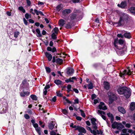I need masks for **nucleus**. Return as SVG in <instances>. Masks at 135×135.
<instances>
[{"label": "nucleus", "instance_id": "obj_1", "mask_svg": "<svg viewBox=\"0 0 135 135\" xmlns=\"http://www.w3.org/2000/svg\"><path fill=\"white\" fill-rule=\"evenodd\" d=\"M125 43L124 40L120 39L118 40L117 38L114 39L113 44L115 49H117V52L119 55L123 54L126 51V47L123 46Z\"/></svg>", "mask_w": 135, "mask_h": 135}, {"label": "nucleus", "instance_id": "obj_55", "mask_svg": "<svg viewBox=\"0 0 135 135\" xmlns=\"http://www.w3.org/2000/svg\"><path fill=\"white\" fill-rule=\"evenodd\" d=\"M117 36L118 37H121V38H123V36L122 35V34H118Z\"/></svg>", "mask_w": 135, "mask_h": 135}, {"label": "nucleus", "instance_id": "obj_4", "mask_svg": "<svg viewBox=\"0 0 135 135\" xmlns=\"http://www.w3.org/2000/svg\"><path fill=\"white\" fill-rule=\"evenodd\" d=\"M131 90L130 88H128L126 87V89L125 90V91L123 94L124 96L127 98H129L131 95Z\"/></svg>", "mask_w": 135, "mask_h": 135}, {"label": "nucleus", "instance_id": "obj_11", "mask_svg": "<svg viewBox=\"0 0 135 135\" xmlns=\"http://www.w3.org/2000/svg\"><path fill=\"white\" fill-rule=\"evenodd\" d=\"M77 16V15L76 13H72L69 16V18L70 21H71L76 19Z\"/></svg>", "mask_w": 135, "mask_h": 135}, {"label": "nucleus", "instance_id": "obj_61", "mask_svg": "<svg viewBox=\"0 0 135 135\" xmlns=\"http://www.w3.org/2000/svg\"><path fill=\"white\" fill-rule=\"evenodd\" d=\"M43 91H43L44 94V95H46L47 94V90L45 89H44V90Z\"/></svg>", "mask_w": 135, "mask_h": 135}, {"label": "nucleus", "instance_id": "obj_32", "mask_svg": "<svg viewBox=\"0 0 135 135\" xmlns=\"http://www.w3.org/2000/svg\"><path fill=\"white\" fill-rule=\"evenodd\" d=\"M56 62L59 64H61L63 62V60L62 59H60L57 58L56 59Z\"/></svg>", "mask_w": 135, "mask_h": 135}, {"label": "nucleus", "instance_id": "obj_12", "mask_svg": "<svg viewBox=\"0 0 135 135\" xmlns=\"http://www.w3.org/2000/svg\"><path fill=\"white\" fill-rule=\"evenodd\" d=\"M45 54L46 57L48 59L49 61H51L52 58L51 55L49 53L47 52H46Z\"/></svg>", "mask_w": 135, "mask_h": 135}, {"label": "nucleus", "instance_id": "obj_36", "mask_svg": "<svg viewBox=\"0 0 135 135\" xmlns=\"http://www.w3.org/2000/svg\"><path fill=\"white\" fill-rule=\"evenodd\" d=\"M31 98L33 100H37V98L36 95H31L30 96Z\"/></svg>", "mask_w": 135, "mask_h": 135}, {"label": "nucleus", "instance_id": "obj_27", "mask_svg": "<svg viewBox=\"0 0 135 135\" xmlns=\"http://www.w3.org/2000/svg\"><path fill=\"white\" fill-rule=\"evenodd\" d=\"M35 130L38 133L39 135H41V128L40 127H39L35 129Z\"/></svg>", "mask_w": 135, "mask_h": 135}, {"label": "nucleus", "instance_id": "obj_37", "mask_svg": "<svg viewBox=\"0 0 135 135\" xmlns=\"http://www.w3.org/2000/svg\"><path fill=\"white\" fill-rule=\"evenodd\" d=\"M71 86L70 85H68L67 86V88L68 90H67L68 92H69L71 91Z\"/></svg>", "mask_w": 135, "mask_h": 135}, {"label": "nucleus", "instance_id": "obj_2", "mask_svg": "<svg viewBox=\"0 0 135 135\" xmlns=\"http://www.w3.org/2000/svg\"><path fill=\"white\" fill-rule=\"evenodd\" d=\"M119 20L118 23L119 26L123 25L125 23H127L129 18L128 15L123 12L119 13Z\"/></svg>", "mask_w": 135, "mask_h": 135}, {"label": "nucleus", "instance_id": "obj_38", "mask_svg": "<svg viewBox=\"0 0 135 135\" xmlns=\"http://www.w3.org/2000/svg\"><path fill=\"white\" fill-rule=\"evenodd\" d=\"M80 111L81 112V115L84 118H85V115L83 111L82 110H80Z\"/></svg>", "mask_w": 135, "mask_h": 135}, {"label": "nucleus", "instance_id": "obj_45", "mask_svg": "<svg viewBox=\"0 0 135 135\" xmlns=\"http://www.w3.org/2000/svg\"><path fill=\"white\" fill-rule=\"evenodd\" d=\"M25 18L27 19H28L29 17H30V18L31 17L30 16L29 14L28 13H26L25 14Z\"/></svg>", "mask_w": 135, "mask_h": 135}, {"label": "nucleus", "instance_id": "obj_22", "mask_svg": "<svg viewBox=\"0 0 135 135\" xmlns=\"http://www.w3.org/2000/svg\"><path fill=\"white\" fill-rule=\"evenodd\" d=\"M129 10L132 13L135 15V7H132L130 8Z\"/></svg>", "mask_w": 135, "mask_h": 135}, {"label": "nucleus", "instance_id": "obj_6", "mask_svg": "<svg viewBox=\"0 0 135 135\" xmlns=\"http://www.w3.org/2000/svg\"><path fill=\"white\" fill-rule=\"evenodd\" d=\"M98 107L99 109H102L104 110L107 109V108L105 105H104V103L103 102H101L98 106Z\"/></svg>", "mask_w": 135, "mask_h": 135}, {"label": "nucleus", "instance_id": "obj_15", "mask_svg": "<svg viewBox=\"0 0 135 135\" xmlns=\"http://www.w3.org/2000/svg\"><path fill=\"white\" fill-rule=\"evenodd\" d=\"M55 125V123L52 121L49 123L48 127L50 129L52 130L53 129Z\"/></svg>", "mask_w": 135, "mask_h": 135}, {"label": "nucleus", "instance_id": "obj_26", "mask_svg": "<svg viewBox=\"0 0 135 135\" xmlns=\"http://www.w3.org/2000/svg\"><path fill=\"white\" fill-rule=\"evenodd\" d=\"M62 82L61 81L58 79L54 81V83L57 85L61 84Z\"/></svg>", "mask_w": 135, "mask_h": 135}, {"label": "nucleus", "instance_id": "obj_29", "mask_svg": "<svg viewBox=\"0 0 135 135\" xmlns=\"http://www.w3.org/2000/svg\"><path fill=\"white\" fill-rule=\"evenodd\" d=\"M96 121V119L94 118H93L91 119V122L93 125H95L97 124L95 123Z\"/></svg>", "mask_w": 135, "mask_h": 135}, {"label": "nucleus", "instance_id": "obj_40", "mask_svg": "<svg viewBox=\"0 0 135 135\" xmlns=\"http://www.w3.org/2000/svg\"><path fill=\"white\" fill-rule=\"evenodd\" d=\"M66 27L67 28H70L71 27V25L70 23H68L66 24Z\"/></svg>", "mask_w": 135, "mask_h": 135}, {"label": "nucleus", "instance_id": "obj_39", "mask_svg": "<svg viewBox=\"0 0 135 135\" xmlns=\"http://www.w3.org/2000/svg\"><path fill=\"white\" fill-rule=\"evenodd\" d=\"M65 81L67 83H68L69 82H74L73 80L71 79V78H70L69 79L66 80H65Z\"/></svg>", "mask_w": 135, "mask_h": 135}, {"label": "nucleus", "instance_id": "obj_31", "mask_svg": "<svg viewBox=\"0 0 135 135\" xmlns=\"http://www.w3.org/2000/svg\"><path fill=\"white\" fill-rule=\"evenodd\" d=\"M62 8L60 5H58L56 7V9L58 12H59L61 9Z\"/></svg>", "mask_w": 135, "mask_h": 135}, {"label": "nucleus", "instance_id": "obj_60", "mask_svg": "<svg viewBox=\"0 0 135 135\" xmlns=\"http://www.w3.org/2000/svg\"><path fill=\"white\" fill-rule=\"evenodd\" d=\"M74 104H78L79 103V100L78 99H75L74 100Z\"/></svg>", "mask_w": 135, "mask_h": 135}, {"label": "nucleus", "instance_id": "obj_35", "mask_svg": "<svg viewBox=\"0 0 135 135\" xmlns=\"http://www.w3.org/2000/svg\"><path fill=\"white\" fill-rule=\"evenodd\" d=\"M56 35L55 33H52L51 35V37L54 40H55L57 38Z\"/></svg>", "mask_w": 135, "mask_h": 135}, {"label": "nucleus", "instance_id": "obj_21", "mask_svg": "<svg viewBox=\"0 0 135 135\" xmlns=\"http://www.w3.org/2000/svg\"><path fill=\"white\" fill-rule=\"evenodd\" d=\"M124 36L125 37L128 38H131V35L129 32H126L124 34Z\"/></svg>", "mask_w": 135, "mask_h": 135}, {"label": "nucleus", "instance_id": "obj_48", "mask_svg": "<svg viewBox=\"0 0 135 135\" xmlns=\"http://www.w3.org/2000/svg\"><path fill=\"white\" fill-rule=\"evenodd\" d=\"M42 122L41 121H39V124L41 126V127L43 128H44L45 127V124L42 125Z\"/></svg>", "mask_w": 135, "mask_h": 135}, {"label": "nucleus", "instance_id": "obj_23", "mask_svg": "<svg viewBox=\"0 0 135 135\" xmlns=\"http://www.w3.org/2000/svg\"><path fill=\"white\" fill-rule=\"evenodd\" d=\"M34 12H35L36 14L37 15H38L39 14L43 16L44 15L42 12L41 11H38L36 9L34 10Z\"/></svg>", "mask_w": 135, "mask_h": 135}, {"label": "nucleus", "instance_id": "obj_10", "mask_svg": "<svg viewBox=\"0 0 135 135\" xmlns=\"http://www.w3.org/2000/svg\"><path fill=\"white\" fill-rule=\"evenodd\" d=\"M71 12L70 9H65L62 11V14L64 16H66Z\"/></svg>", "mask_w": 135, "mask_h": 135}, {"label": "nucleus", "instance_id": "obj_30", "mask_svg": "<svg viewBox=\"0 0 135 135\" xmlns=\"http://www.w3.org/2000/svg\"><path fill=\"white\" fill-rule=\"evenodd\" d=\"M53 31H54V32H53V33H55L56 34H57L59 31V30L57 27H55L53 29Z\"/></svg>", "mask_w": 135, "mask_h": 135}, {"label": "nucleus", "instance_id": "obj_17", "mask_svg": "<svg viewBox=\"0 0 135 135\" xmlns=\"http://www.w3.org/2000/svg\"><path fill=\"white\" fill-rule=\"evenodd\" d=\"M118 109L119 111L123 114H125L126 112V110L123 107H119Z\"/></svg>", "mask_w": 135, "mask_h": 135}, {"label": "nucleus", "instance_id": "obj_62", "mask_svg": "<svg viewBox=\"0 0 135 135\" xmlns=\"http://www.w3.org/2000/svg\"><path fill=\"white\" fill-rule=\"evenodd\" d=\"M96 95L94 94H93L91 95V99L93 100L96 98Z\"/></svg>", "mask_w": 135, "mask_h": 135}, {"label": "nucleus", "instance_id": "obj_9", "mask_svg": "<svg viewBox=\"0 0 135 135\" xmlns=\"http://www.w3.org/2000/svg\"><path fill=\"white\" fill-rule=\"evenodd\" d=\"M74 72V70L71 68H68L67 69V71L66 73L68 75H72Z\"/></svg>", "mask_w": 135, "mask_h": 135}, {"label": "nucleus", "instance_id": "obj_3", "mask_svg": "<svg viewBox=\"0 0 135 135\" xmlns=\"http://www.w3.org/2000/svg\"><path fill=\"white\" fill-rule=\"evenodd\" d=\"M129 68H128L127 69L125 70L122 72H121L119 74L120 76L123 77V76L126 75H130L132 73L129 69Z\"/></svg>", "mask_w": 135, "mask_h": 135}, {"label": "nucleus", "instance_id": "obj_57", "mask_svg": "<svg viewBox=\"0 0 135 135\" xmlns=\"http://www.w3.org/2000/svg\"><path fill=\"white\" fill-rule=\"evenodd\" d=\"M27 112L28 114H31L32 113L31 110L30 109H27Z\"/></svg>", "mask_w": 135, "mask_h": 135}, {"label": "nucleus", "instance_id": "obj_47", "mask_svg": "<svg viewBox=\"0 0 135 135\" xmlns=\"http://www.w3.org/2000/svg\"><path fill=\"white\" fill-rule=\"evenodd\" d=\"M33 127L35 128V129H36V128H37L39 127H38V124L37 123H35L33 124Z\"/></svg>", "mask_w": 135, "mask_h": 135}, {"label": "nucleus", "instance_id": "obj_18", "mask_svg": "<svg viewBox=\"0 0 135 135\" xmlns=\"http://www.w3.org/2000/svg\"><path fill=\"white\" fill-rule=\"evenodd\" d=\"M135 109V103L132 102L131 103L130 106V109L132 110H134Z\"/></svg>", "mask_w": 135, "mask_h": 135}, {"label": "nucleus", "instance_id": "obj_13", "mask_svg": "<svg viewBox=\"0 0 135 135\" xmlns=\"http://www.w3.org/2000/svg\"><path fill=\"white\" fill-rule=\"evenodd\" d=\"M79 132L80 133H86V131L85 129L83 127H81L79 126L78 127V128H77Z\"/></svg>", "mask_w": 135, "mask_h": 135}, {"label": "nucleus", "instance_id": "obj_58", "mask_svg": "<svg viewBox=\"0 0 135 135\" xmlns=\"http://www.w3.org/2000/svg\"><path fill=\"white\" fill-rule=\"evenodd\" d=\"M26 2L28 6H30L31 5V2L30 0H26Z\"/></svg>", "mask_w": 135, "mask_h": 135}, {"label": "nucleus", "instance_id": "obj_14", "mask_svg": "<svg viewBox=\"0 0 135 135\" xmlns=\"http://www.w3.org/2000/svg\"><path fill=\"white\" fill-rule=\"evenodd\" d=\"M104 87L106 90H108L110 87V84L108 82L105 81L104 83Z\"/></svg>", "mask_w": 135, "mask_h": 135}, {"label": "nucleus", "instance_id": "obj_33", "mask_svg": "<svg viewBox=\"0 0 135 135\" xmlns=\"http://www.w3.org/2000/svg\"><path fill=\"white\" fill-rule=\"evenodd\" d=\"M18 9L20 11H22L23 13H25L26 12L25 10L22 6L19 7L18 8Z\"/></svg>", "mask_w": 135, "mask_h": 135}, {"label": "nucleus", "instance_id": "obj_19", "mask_svg": "<svg viewBox=\"0 0 135 135\" xmlns=\"http://www.w3.org/2000/svg\"><path fill=\"white\" fill-rule=\"evenodd\" d=\"M124 127L123 126L121 123H118L117 127V129L118 130H121Z\"/></svg>", "mask_w": 135, "mask_h": 135}, {"label": "nucleus", "instance_id": "obj_8", "mask_svg": "<svg viewBox=\"0 0 135 135\" xmlns=\"http://www.w3.org/2000/svg\"><path fill=\"white\" fill-rule=\"evenodd\" d=\"M97 113L98 114H100V115L101 116L103 119L105 120H106V117L105 116L103 115L105 114V113L104 112L98 110Z\"/></svg>", "mask_w": 135, "mask_h": 135}, {"label": "nucleus", "instance_id": "obj_51", "mask_svg": "<svg viewBox=\"0 0 135 135\" xmlns=\"http://www.w3.org/2000/svg\"><path fill=\"white\" fill-rule=\"evenodd\" d=\"M23 22H24V24L26 25H27L28 24V22L25 18H23Z\"/></svg>", "mask_w": 135, "mask_h": 135}, {"label": "nucleus", "instance_id": "obj_41", "mask_svg": "<svg viewBox=\"0 0 135 135\" xmlns=\"http://www.w3.org/2000/svg\"><path fill=\"white\" fill-rule=\"evenodd\" d=\"M108 94L109 97L111 98L112 97V95L113 96H114V94L113 93L111 92H108Z\"/></svg>", "mask_w": 135, "mask_h": 135}, {"label": "nucleus", "instance_id": "obj_50", "mask_svg": "<svg viewBox=\"0 0 135 135\" xmlns=\"http://www.w3.org/2000/svg\"><path fill=\"white\" fill-rule=\"evenodd\" d=\"M62 112L65 114L66 115L68 114L67 111L66 109H63L62 110Z\"/></svg>", "mask_w": 135, "mask_h": 135}, {"label": "nucleus", "instance_id": "obj_52", "mask_svg": "<svg viewBox=\"0 0 135 135\" xmlns=\"http://www.w3.org/2000/svg\"><path fill=\"white\" fill-rule=\"evenodd\" d=\"M56 100V96H54L53 98H52V101L54 102H55Z\"/></svg>", "mask_w": 135, "mask_h": 135}, {"label": "nucleus", "instance_id": "obj_34", "mask_svg": "<svg viewBox=\"0 0 135 135\" xmlns=\"http://www.w3.org/2000/svg\"><path fill=\"white\" fill-rule=\"evenodd\" d=\"M20 34L18 31H16L14 32V36L15 38H17Z\"/></svg>", "mask_w": 135, "mask_h": 135}, {"label": "nucleus", "instance_id": "obj_25", "mask_svg": "<svg viewBox=\"0 0 135 135\" xmlns=\"http://www.w3.org/2000/svg\"><path fill=\"white\" fill-rule=\"evenodd\" d=\"M36 32L37 33V36L38 37H41L42 36V35L40 33V32L39 29H37L36 30Z\"/></svg>", "mask_w": 135, "mask_h": 135}, {"label": "nucleus", "instance_id": "obj_7", "mask_svg": "<svg viewBox=\"0 0 135 135\" xmlns=\"http://www.w3.org/2000/svg\"><path fill=\"white\" fill-rule=\"evenodd\" d=\"M20 94V95L21 97H25L29 95L30 94V92L28 91H23L21 92Z\"/></svg>", "mask_w": 135, "mask_h": 135}, {"label": "nucleus", "instance_id": "obj_64", "mask_svg": "<svg viewBox=\"0 0 135 135\" xmlns=\"http://www.w3.org/2000/svg\"><path fill=\"white\" fill-rule=\"evenodd\" d=\"M51 135H56V133L53 131H52L50 132Z\"/></svg>", "mask_w": 135, "mask_h": 135}, {"label": "nucleus", "instance_id": "obj_28", "mask_svg": "<svg viewBox=\"0 0 135 135\" xmlns=\"http://www.w3.org/2000/svg\"><path fill=\"white\" fill-rule=\"evenodd\" d=\"M87 86L89 89H92L93 88V84L92 82H90L87 85Z\"/></svg>", "mask_w": 135, "mask_h": 135}, {"label": "nucleus", "instance_id": "obj_56", "mask_svg": "<svg viewBox=\"0 0 135 135\" xmlns=\"http://www.w3.org/2000/svg\"><path fill=\"white\" fill-rule=\"evenodd\" d=\"M122 132L124 134L127 133V129H123L122 130Z\"/></svg>", "mask_w": 135, "mask_h": 135}, {"label": "nucleus", "instance_id": "obj_43", "mask_svg": "<svg viewBox=\"0 0 135 135\" xmlns=\"http://www.w3.org/2000/svg\"><path fill=\"white\" fill-rule=\"evenodd\" d=\"M63 98L68 103H71V102L69 101V100L67 99L66 97H64Z\"/></svg>", "mask_w": 135, "mask_h": 135}, {"label": "nucleus", "instance_id": "obj_54", "mask_svg": "<svg viewBox=\"0 0 135 135\" xmlns=\"http://www.w3.org/2000/svg\"><path fill=\"white\" fill-rule=\"evenodd\" d=\"M57 95V96L61 97L62 96V95L59 92H56Z\"/></svg>", "mask_w": 135, "mask_h": 135}, {"label": "nucleus", "instance_id": "obj_59", "mask_svg": "<svg viewBox=\"0 0 135 135\" xmlns=\"http://www.w3.org/2000/svg\"><path fill=\"white\" fill-rule=\"evenodd\" d=\"M50 88V85H46L45 87V89L47 90L48 89Z\"/></svg>", "mask_w": 135, "mask_h": 135}, {"label": "nucleus", "instance_id": "obj_53", "mask_svg": "<svg viewBox=\"0 0 135 135\" xmlns=\"http://www.w3.org/2000/svg\"><path fill=\"white\" fill-rule=\"evenodd\" d=\"M56 51V49L55 47H53L51 51L52 52H54Z\"/></svg>", "mask_w": 135, "mask_h": 135}, {"label": "nucleus", "instance_id": "obj_16", "mask_svg": "<svg viewBox=\"0 0 135 135\" xmlns=\"http://www.w3.org/2000/svg\"><path fill=\"white\" fill-rule=\"evenodd\" d=\"M65 23V21L62 19H60L59 20V26L61 27H62Z\"/></svg>", "mask_w": 135, "mask_h": 135}, {"label": "nucleus", "instance_id": "obj_63", "mask_svg": "<svg viewBox=\"0 0 135 135\" xmlns=\"http://www.w3.org/2000/svg\"><path fill=\"white\" fill-rule=\"evenodd\" d=\"M76 119L80 121L81 120L82 118L80 117L77 116L76 117Z\"/></svg>", "mask_w": 135, "mask_h": 135}, {"label": "nucleus", "instance_id": "obj_5", "mask_svg": "<svg viewBox=\"0 0 135 135\" xmlns=\"http://www.w3.org/2000/svg\"><path fill=\"white\" fill-rule=\"evenodd\" d=\"M126 89V87H123L120 88L118 89L117 91L119 94H123L124 93Z\"/></svg>", "mask_w": 135, "mask_h": 135}, {"label": "nucleus", "instance_id": "obj_49", "mask_svg": "<svg viewBox=\"0 0 135 135\" xmlns=\"http://www.w3.org/2000/svg\"><path fill=\"white\" fill-rule=\"evenodd\" d=\"M107 115L108 117L110 118L113 117V114L110 113H107Z\"/></svg>", "mask_w": 135, "mask_h": 135}, {"label": "nucleus", "instance_id": "obj_42", "mask_svg": "<svg viewBox=\"0 0 135 135\" xmlns=\"http://www.w3.org/2000/svg\"><path fill=\"white\" fill-rule=\"evenodd\" d=\"M45 69L47 72L50 73L51 72V69L49 68L46 67L45 68Z\"/></svg>", "mask_w": 135, "mask_h": 135}, {"label": "nucleus", "instance_id": "obj_46", "mask_svg": "<svg viewBox=\"0 0 135 135\" xmlns=\"http://www.w3.org/2000/svg\"><path fill=\"white\" fill-rule=\"evenodd\" d=\"M91 132L94 135H97V132L95 130H92V131H91Z\"/></svg>", "mask_w": 135, "mask_h": 135}, {"label": "nucleus", "instance_id": "obj_44", "mask_svg": "<svg viewBox=\"0 0 135 135\" xmlns=\"http://www.w3.org/2000/svg\"><path fill=\"white\" fill-rule=\"evenodd\" d=\"M24 117L26 119H28L30 118V116L26 114L24 115Z\"/></svg>", "mask_w": 135, "mask_h": 135}, {"label": "nucleus", "instance_id": "obj_24", "mask_svg": "<svg viewBox=\"0 0 135 135\" xmlns=\"http://www.w3.org/2000/svg\"><path fill=\"white\" fill-rule=\"evenodd\" d=\"M118 124L116 122H114L112 125V127L114 129L117 128Z\"/></svg>", "mask_w": 135, "mask_h": 135}, {"label": "nucleus", "instance_id": "obj_20", "mask_svg": "<svg viewBox=\"0 0 135 135\" xmlns=\"http://www.w3.org/2000/svg\"><path fill=\"white\" fill-rule=\"evenodd\" d=\"M118 6H120L119 4L118 5ZM126 6V3L125 2H122L120 3V7L122 8H124Z\"/></svg>", "mask_w": 135, "mask_h": 135}]
</instances>
